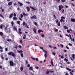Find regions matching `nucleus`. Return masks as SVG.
<instances>
[{
    "instance_id": "1",
    "label": "nucleus",
    "mask_w": 75,
    "mask_h": 75,
    "mask_svg": "<svg viewBox=\"0 0 75 75\" xmlns=\"http://www.w3.org/2000/svg\"><path fill=\"white\" fill-rule=\"evenodd\" d=\"M8 54L9 55H11L12 56V57H16L15 54H14V53L12 52L8 53Z\"/></svg>"
},
{
    "instance_id": "2",
    "label": "nucleus",
    "mask_w": 75,
    "mask_h": 75,
    "mask_svg": "<svg viewBox=\"0 0 75 75\" xmlns=\"http://www.w3.org/2000/svg\"><path fill=\"white\" fill-rule=\"evenodd\" d=\"M64 6L61 5H59V11H61V9L62 8H64Z\"/></svg>"
},
{
    "instance_id": "3",
    "label": "nucleus",
    "mask_w": 75,
    "mask_h": 75,
    "mask_svg": "<svg viewBox=\"0 0 75 75\" xmlns=\"http://www.w3.org/2000/svg\"><path fill=\"white\" fill-rule=\"evenodd\" d=\"M9 64L11 67L14 66V63L13 61L11 60L9 61Z\"/></svg>"
},
{
    "instance_id": "4",
    "label": "nucleus",
    "mask_w": 75,
    "mask_h": 75,
    "mask_svg": "<svg viewBox=\"0 0 75 75\" xmlns=\"http://www.w3.org/2000/svg\"><path fill=\"white\" fill-rule=\"evenodd\" d=\"M31 19H37V17L35 15H33L31 18Z\"/></svg>"
},
{
    "instance_id": "5",
    "label": "nucleus",
    "mask_w": 75,
    "mask_h": 75,
    "mask_svg": "<svg viewBox=\"0 0 75 75\" xmlns=\"http://www.w3.org/2000/svg\"><path fill=\"white\" fill-rule=\"evenodd\" d=\"M26 8L27 9V10L28 11H30V7L28 6H27L26 7Z\"/></svg>"
},
{
    "instance_id": "6",
    "label": "nucleus",
    "mask_w": 75,
    "mask_h": 75,
    "mask_svg": "<svg viewBox=\"0 0 75 75\" xmlns=\"http://www.w3.org/2000/svg\"><path fill=\"white\" fill-rule=\"evenodd\" d=\"M13 13H12L9 16V18H11L13 17Z\"/></svg>"
},
{
    "instance_id": "7",
    "label": "nucleus",
    "mask_w": 75,
    "mask_h": 75,
    "mask_svg": "<svg viewBox=\"0 0 75 75\" xmlns=\"http://www.w3.org/2000/svg\"><path fill=\"white\" fill-rule=\"evenodd\" d=\"M21 28H19L18 29V32L19 34H22V33L21 32Z\"/></svg>"
},
{
    "instance_id": "8",
    "label": "nucleus",
    "mask_w": 75,
    "mask_h": 75,
    "mask_svg": "<svg viewBox=\"0 0 75 75\" xmlns=\"http://www.w3.org/2000/svg\"><path fill=\"white\" fill-rule=\"evenodd\" d=\"M53 61V59H52L51 60V64L52 65V66L54 67V64H53V61Z\"/></svg>"
},
{
    "instance_id": "9",
    "label": "nucleus",
    "mask_w": 75,
    "mask_h": 75,
    "mask_svg": "<svg viewBox=\"0 0 75 75\" xmlns=\"http://www.w3.org/2000/svg\"><path fill=\"white\" fill-rule=\"evenodd\" d=\"M30 8H31L32 10H34L35 11L36 10V9H35L33 7V6H30Z\"/></svg>"
},
{
    "instance_id": "10",
    "label": "nucleus",
    "mask_w": 75,
    "mask_h": 75,
    "mask_svg": "<svg viewBox=\"0 0 75 75\" xmlns=\"http://www.w3.org/2000/svg\"><path fill=\"white\" fill-rule=\"evenodd\" d=\"M33 31L34 33H35V34H37V30H36V29L34 28L33 29Z\"/></svg>"
},
{
    "instance_id": "11",
    "label": "nucleus",
    "mask_w": 75,
    "mask_h": 75,
    "mask_svg": "<svg viewBox=\"0 0 75 75\" xmlns=\"http://www.w3.org/2000/svg\"><path fill=\"white\" fill-rule=\"evenodd\" d=\"M33 67H31L29 68V70H31V71H33Z\"/></svg>"
},
{
    "instance_id": "12",
    "label": "nucleus",
    "mask_w": 75,
    "mask_h": 75,
    "mask_svg": "<svg viewBox=\"0 0 75 75\" xmlns=\"http://www.w3.org/2000/svg\"><path fill=\"white\" fill-rule=\"evenodd\" d=\"M17 52H18V53H23V50H22L20 51L18 50L17 51Z\"/></svg>"
},
{
    "instance_id": "13",
    "label": "nucleus",
    "mask_w": 75,
    "mask_h": 75,
    "mask_svg": "<svg viewBox=\"0 0 75 75\" xmlns=\"http://www.w3.org/2000/svg\"><path fill=\"white\" fill-rule=\"evenodd\" d=\"M12 4H13V2H12V1L8 3V6H11V5H12Z\"/></svg>"
},
{
    "instance_id": "14",
    "label": "nucleus",
    "mask_w": 75,
    "mask_h": 75,
    "mask_svg": "<svg viewBox=\"0 0 75 75\" xmlns=\"http://www.w3.org/2000/svg\"><path fill=\"white\" fill-rule=\"evenodd\" d=\"M23 26H24V25H27V24L26 23H25V22H23Z\"/></svg>"
},
{
    "instance_id": "15",
    "label": "nucleus",
    "mask_w": 75,
    "mask_h": 75,
    "mask_svg": "<svg viewBox=\"0 0 75 75\" xmlns=\"http://www.w3.org/2000/svg\"><path fill=\"white\" fill-rule=\"evenodd\" d=\"M38 33H40L41 32H42V33H43V31L41 30H38Z\"/></svg>"
},
{
    "instance_id": "16",
    "label": "nucleus",
    "mask_w": 75,
    "mask_h": 75,
    "mask_svg": "<svg viewBox=\"0 0 75 75\" xmlns=\"http://www.w3.org/2000/svg\"><path fill=\"white\" fill-rule=\"evenodd\" d=\"M4 34L3 32H0V35H1V36H3Z\"/></svg>"
},
{
    "instance_id": "17",
    "label": "nucleus",
    "mask_w": 75,
    "mask_h": 75,
    "mask_svg": "<svg viewBox=\"0 0 75 75\" xmlns=\"http://www.w3.org/2000/svg\"><path fill=\"white\" fill-rule=\"evenodd\" d=\"M72 57L73 59H75V56L74 54H73L72 55Z\"/></svg>"
},
{
    "instance_id": "18",
    "label": "nucleus",
    "mask_w": 75,
    "mask_h": 75,
    "mask_svg": "<svg viewBox=\"0 0 75 75\" xmlns=\"http://www.w3.org/2000/svg\"><path fill=\"white\" fill-rule=\"evenodd\" d=\"M66 69L67 70L69 71H71V69L69 68L68 67H66Z\"/></svg>"
},
{
    "instance_id": "19",
    "label": "nucleus",
    "mask_w": 75,
    "mask_h": 75,
    "mask_svg": "<svg viewBox=\"0 0 75 75\" xmlns=\"http://www.w3.org/2000/svg\"><path fill=\"white\" fill-rule=\"evenodd\" d=\"M18 4H20V6H23V3H22L18 2Z\"/></svg>"
},
{
    "instance_id": "20",
    "label": "nucleus",
    "mask_w": 75,
    "mask_h": 75,
    "mask_svg": "<svg viewBox=\"0 0 75 75\" xmlns=\"http://www.w3.org/2000/svg\"><path fill=\"white\" fill-rule=\"evenodd\" d=\"M71 21L73 22V23H75V21L74 20V19H73L72 18H71Z\"/></svg>"
},
{
    "instance_id": "21",
    "label": "nucleus",
    "mask_w": 75,
    "mask_h": 75,
    "mask_svg": "<svg viewBox=\"0 0 75 75\" xmlns=\"http://www.w3.org/2000/svg\"><path fill=\"white\" fill-rule=\"evenodd\" d=\"M13 20H17V18L16 17H14L13 18Z\"/></svg>"
},
{
    "instance_id": "22",
    "label": "nucleus",
    "mask_w": 75,
    "mask_h": 75,
    "mask_svg": "<svg viewBox=\"0 0 75 75\" xmlns=\"http://www.w3.org/2000/svg\"><path fill=\"white\" fill-rule=\"evenodd\" d=\"M23 39H25L26 38V35L25 34H24V36L23 37Z\"/></svg>"
},
{
    "instance_id": "23",
    "label": "nucleus",
    "mask_w": 75,
    "mask_h": 75,
    "mask_svg": "<svg viewBox=\"0 0 75 75\" xmlns=\"http://www.w3.org/2000/svg\"><path fill=\"white\" fill-rule=\"evenodd\" d=\"M23 15L24 16H27L28 14H25V13L24 12H23Z\"/></svg>"
},
{
    "instance_id": "24",
    "label": "nucleus",
    "mask_w": 75,
    "mask_h": 75,
    "mask_svg": "<svg viewBox=\"0 0 75 75\" xmlns=\"http://www.w3.org/2000/svg\"><path fill=\"white\" fill-rule=\"evenodd\" d=\"M0 17L2 18L3 19H4V17H3V15H2V14H0Z\"/></svg>"
},
{
    "instance_id": "25",
    "label": "nucleus",
    "mask_w": 75,
    "mask_h": 75,
    "mask_svg": "<svg viewBox=\"0 0 75 75\" xmlns=\"http://www.w3.org/2000/svg\"><path fill=\"white\" fill-rule=\"evenodd\" d=\"M13 29L14 30H15V31H17V28H16V27L14 26L13 27Z\"/></svg>"
},
{
    "instance_id": "26",
    "label": "nucleus",
    "mask_w": 75,
    "mask_h": 75,
    "mask_svg": "<svg viewBox=\"0 0 75 75\" xmlns=\"http://www.w3.org/2000/svg\"><path fill=\"white\" fill-rule=\"evenodd\" d=\"M33 23L35 25H36V26H37V23L35 22H33Z\"/></svg>"
},
{
    "instance_id": "27",
    "label": "nucleus",
    "mask_w": 75,
    "mask_h": 75,
    "mask_svg": "<svg viewBox=\"0 0 75 75\" xmlns=\"http://www.w3.org/2000/svg\"><path fill=\"white\" fill-rule=\"evenodd\" d=\"M64 60L65 61H66V62H68V60L67 59L65 58V59H64Z\"/></svg>"
},
{
    "instance_id": "28",
    "label": "nucleus",
    "mask_w": 75,
    "mask_h": 75,
    "mask_svg": "<svg viewBox=\"0 0 75 75\" xmlns=\"http://www.w3.org/2000/svg\"><path fill=\"white\" fill-rule=\"evenodd\" d=\"M16 23L17 24H19V25L20 24V21H17L16 22Z\"/></svg>"
},
{
    "instance_id": "29",
    "label": "nucleus",
    "mask_w": 75,
    "mask_h": 75,
    "mask_svg": "<svg viewBox=\"0 0 75 75\" xmlns=\"http://www.w3.org/2000/svg\"><path fill=\"white\" fill-rule=\"evenodd\" d=\"M21 71H23V69H24V67H21Z\"/></svg>"
},
{
    "instance_id": "30",
    "label": "nucleus",
    "mask_w": 75,
    "mask_h": 75,
    "mask_svg": "<svg viewBox=\"0 0 75 75\" xmlns=\"http://www.w3.org/2000/svg\"><path fill=\"white\" fill-rule=\"evenodd\" d=\"M21 57H24V54H23V53H21Z\"/></svg>"
},
{
    "instance_id": "31",
    "label": "nucleus",
    "mask_w": 75,
    "mask_h": 75,
    "mask_svg": "<svg viewBox=\"0 0 75 75\" xmlns=\"http://www.w3.org/2000/svg\"><path fill=\"white\" fill-rule=\"evenodd\" d=\"M11 24H12V27H13V26H14V22H13V21H12V22L11 23Z\"/></svg>"
},
{
    "instance_id": "32",
    "label": "nucleus",
    "mask_w": 75,
    "mask_h": 75,
    "mask_svg": "<svg viewBox=\"0 0 75 75\" xmlns=\"http://www.w3.org/2000/svg\"><path fill=\"white\" fill-rule=\"evenodd\" d=\"M6 41H8V42H10V41H11V39H7Z\"/></svg>"
},
{
    "instance_id": "33",
    "label": "nucleus",
    "mask_w": 75,
    "mask_h": 75,
    "mask_svg": "<svg viewBox=\"0 0 75 75\" xmlns=\"http://www.w3.org/2000/svg\"><path fill=\"white\" fill-rule=\"evenodd\" d=\"M57 25L58 26H60L61 25V24H60V22H59L57 24Z\"/></svg>"
},
{
    "instance_id": "34",
    "label": "nucleus",
    "mask_w": 75,
    "mask_h": 75,
    "mask_svg": "<svg viewBox=\"0 0 75 75\" xmlns=\"http://www.w3.org/2000/svg\"><path fill=\"white\" fill-rule=\"evenodd\" d=\"M0 28H1V29H2V28H3V25L2 24L0 25Z\"/></svg>"
},
{
    "instance_id": "35",
    "label": "nucleus",
    "mask_w": 75,
    "mask_h": 75,
    "mask_svg": "<svg viewBox=\"0 0 75 75\" xmlns=\"http://www.w3.org/2000/svg\"><path fill=\"white\" fill-rule=\"evenodd\" d=\"M40 49H41V50H43V52H44V49H43V47H40Z\"/></svg>"
},
{
    "instance_id": "36",
    "label": "nucleus",
    "mask_w": 75,
    "mask_h": 75,
    "mask_svg": "<svg viewBox=\"0 0 75 75\" xmlns=\"http://www.w3.org/2000/svg\"><path fill=\"white\" fill-rule=\"evenodd\" d=\"M25 27L27 28H29V27L27 25H25Z\"/></svg>"
},
{
    "instance_id": "37",
    "label": "nucleus",
    "mask_w": 75,
    "mask_h": 75,
    "mask_svg": "<svg viewBox=\"0 0 75 75\" xmlns=\"http://www.w3.org/2000/svg\"><path fill=\"white\" fill-rule=\"evenodd\" d=\"M69 35L70 40H71V41H72V37H71V35Z\"/></svg>"
},
{
    "instance_id": "38",
    "label": "nucleus",
    "mask_w": 75,
    "mask_h": 75,
    "mask_svg": "<svg viewBox=\"0 0 75 75\" xmlns=\"http://www.w3.org/2000/svg\"><path fill=\"white\" fill-rule=\"evenodd\" d=\"M64 27L65 29H68V27H67V26H66V25L64 26Z\"/></svg>"
},
{
    "instance_id": "39",
    "label": "nucleus",
    "mask_w": 75,
    "mask_h": 75,
    "mask_svg": "<svg viewBox=\"0 0 75 75\" xmlns=\"http://www.w3.org/2000/svg\"><path fill=\"white\" fill-rule=\"evenodd\" d=\"M21 15V18H23V15L22 14H20Z\"/></svg>"
},
{
    "instance_id": "40",
    "label": "nucleus",
    "mask_w": 75,
    "mask_h": 75,
    "mask_svg": "<svg viewBox=\"0 0 75 75\" xmlns=\"http://www.w3.org/2000/svg\"><path fill=\"white\" fill-rule=\"evenodd\" d=\"M44 55H45V58H47V54H44Z\"/></svg>"
},
{
    "instance_id": "41",
    "label": "nucleus",
    "mask_w": 75,
    "mask_h": 75,
    "mask_svg": "<svg viewBox=\"0 0 75 75\" xmlns=\"http://www.w3.org/2000/svg\"><path fill=\"white\" fill-rule=\"evenodd\" d=\"M61 18V19H64V20H65V18L64 17V16H62Z\"/></svg>"
},
{
    "instance_id": "42",
    "label": "nucleus",
    "mask_w": 75,
    "mask_h": 75,
    "mask_svg": "<svg viewBox=\"0 0 75 75\" xmlns=\"http://www.w3.org/2000/svg\"><path fill=\"white\" fill-rule=\"evenodd\" d=\"M46 74H49V71L47 70L46 72Z\"/></svg>"
},
{
    "instance_id": "43",
    "label": "nucleus",
    "mask_w": 75,
    "mask_h": 75,
    "mask_svg": "<svg viewBox=\"0 0 75 75\" xmlns=\"http://www.w3.org/2000/svg\"><path fill=\"white\" fill-rule=\"evenodd\" d=\"M65 1H66V0H62V3H64Z\"/></svg>"
},
{
    "instance_id": "44",
    "label": "nucleus",
    "mask_w": 75,
    "mask_h": 75,
    "mask_svg": "<svg viewBox=\"0 0 75 75\" xmlns=\"http://www.w3.org/2000/svg\"><path fill=\"white\" fill-rule=\"evenodd\" d=\"M52 55H55L56 53H55L53 52H52Z\"/></svg>"
},
{
    "instance_id": "45",
    "label": "nucleus",
    "mask_w": 75,
    "mask_h": 75,
    "mask_svg": "<svg viewBox=\"0 0 75 75\" xmlns=\"http://www.w3.org/2000/svg\"><path fill=\"white\" fill-rule=\"evenodd\" d=\"M35 68L36 69H39V67H35Z\"/></svg>"
},
{
    "instance_id": "46",
    "label": "nucleus",
    "mask_w": 75,
    "mask_h": 75,
    "mask_svg": "<svg viewBox=\"0 0 75 75\" xmlns=\"http://www.w3.org/2000/svg\"><path fill=\"white\" fill-rule=\"evenodd\" d=\"M13 16L14 17H16V13H13Z\"/></svg>"
},
{
    "instance_id": "47",
    "label": "nucleus",
    "mask_w": 75,
    "mask_h": 75,
    "mask_svg": "<svg viewBox=\"0 0 75 75\" xmlns=\"http://www.w3.org/2000/svg\"><path fill=\"white\" fill-rule=\"evenodd\" d=\"M44 51L45 52V54H48V52L46 50H44Z\"/></svg>"
},
{
    "instance_id": "48",
    "label": "nucleus",
    "mask_w": 75,
    "mask_h": 75,
    "mask_svg": "<svg viewBox=\"0 0 75 75\" xmlns=\"http://www.w3.org/2000/svg\"><path fill=\"white\" fill-rule=\"evenodd\" d=\"M27 67H28V68H30V64H28L27 65Z\"/></svg>"
},
{
    "instance_id": "49",
    "label": "nucleus",
    "mask_w": 75,
    "mask_h": 75,
    "mask_svg": "<svg viewBox=\"0 0 75 75\" xmlns=\"http://www.w3.org/2000/svg\"><path fill=\"white\" fill-rule=\"evenodd\" d=\"M1 57L2 59H3L4 58V57H3V55H1Z\"/></svg>"
},
{
    "instance_id": "50",
    "label": "nucleus",
    "mask_w": 75,
    "mask_h": 75,
    "mask_svg": "<svg viewBox=\"0 0 75 75\" xmlns=\"http://www.w3.org/2000/svg\"><path fill=\"white\" fill-rule=\"evenodd\" d=\"M56 23L57 24V23H58V19H57L56 20Z\"/></svg>"
},
{
    "instance_id": "51",
    "label": "nucleus",
    "mask_w": 75,
    "mask_h": 75,
    "mask_svg": "<svg viewBox=\"0 0 75 75\" xmlns=\"http://www.w3.org/2000/svg\"><path fill=\"white\" fill-rule=\"evenodd\" d=\"M26 3H27V4H30V2L28 1H26Z\"/></svg>"
},
{
    "instance_id": "52",
    "label": "nucleus",
    "mask_w": 75,
    "mask_h": 75,
    "mask_svg": "<svg viewBox=\"0 0 75 75\" xmlns=\"http://www.w3.org/2000/svg\"><path fill=\"white\" fill-rule=\"evenodd\" d=\"M19 19L21 21H22V19L20 17H19Z\"/></svg>"
},
{
    "instance_id": "53",
    "label": "nucleus",
    "mask_w": 75,
    "mask_h": 75,
    "mask_svg": "<svg viewBox=\"0 0 75 75\" xmlns=\"http://www.w3.org/2000/svg\"><path fill=\"white\" fill-rule=\"evenodd\" d=\"M41 36L42 37H44V35L42 34L41 35Z\"/></svg>"
},
{
    "instance_id": "54",
    "label": "nucleus",
    "mask_w": 75,
    "mask_h": 75,
    "mask_svg": "<svg viewBox=\"0 0 75 75\" xmlns=\"http://www.w3.org/2000/svg\"><path fill=\"white\" fill-rule=\"evenodd\" d=\"M14 6H16V5H17V3L16 2L14 4Z\"/></svg>"
},
{
    "instance_id": "55",
    "label": "nucleus",
    "mask_w": 75,
    "mask_h": 75,
    "mask_svg": "<svg viewBox=\"0 0 75 75\" xmlns=\"http://www.w3.org/2000/svg\"><path fill=\"white\" fill-rule=\"evenodd\" d=\"M73 7H75V4L73 3H72L71 4Z\"/></svg>"
},
{
    "instance_id": "56",
    "label": "nucleus",
    "mask_w": 75,
    "mask_h": 75,
    "mask_svg": "<svg viewBox=\"0 0 75 75\" xmlns=\"http://www.w3.org/2000/svg\"><path fill=\"white\" fill-rule=\"evenodd\" d=\"M70 46H72V44H71V43H69L68 44Z\"/></svg>"
},
{
    "instance_id": "57",
    "label": "nucleus",
    "mask_w": 75,
    "mask_h": 75,
    "mask_svg": "<svg viewBox=\"0 0 75 75\" xmlns=\"http://www.w3.org/2000/svg\"><path fill=\"white\" fill-rule=\"evenodd\" d=\"M66 48H67V49H68V50H69V47H68V46H67L66 45Z\"/></svg>"
},
{
    "instance_id": "58",
    "label": "nucleus",
    "mask_w": 75,
    "mask_h": 75,
    "mask_svg": "<svg viewBox=\"0 0 75 75\" xmlns=\"http://www.w3.org/2000/svg\"><path fill=\"white\" fill-rule=\"evenodd\" d=\"M64 52H67V50H64Z\"/></svg>"
},
{
    "instance_id": "59",
    "label": "nucleus",
    "mask_w": 75,
    "mask_h": 75,
    "mask_svg": "<svg viewBox=\"0 0 75 75\" xmlns=\"http://www.w3.org/2000/svg\"><path fill=\"white\" fill-rule=\"evenodd\" d=\"M67 33H70V31L69 30H67Z\"/></svg>"
},
{
    "instance_id": "60",
    "label": "nucleus",
    "mask_w": 75,
    "mask_h": 75,
    "mask_svg": "<svg viewBox=\"0 0 75 75\" xmlns=\"http://www.w3.org/2000/svg\"><path fill=\"white\" fill-rule=\"evenodd\" d=\"M5 51H8V49L7 48H5Z\"/></svg>"
},
{
    "instance_id": "61",
    "label": "nucleus",
    "mask_w": 75,
    "mask_h": 75,
    "mask_svg": "<svg viewBox=\"0 0 75 75\" xmlns=\"http://www.w3.org/2000/svg\"><path fill=\"white\" fill-rule=\"evenodd\" d=\"M60 22H62L63 21V19H61L60 20Z\"/></svg>"
},
{
    "instance_id": "62",
    "label": "nucleus",
    "mask_w": 75,
    "mask_h": 75,
    "mask_svg": "<svg viewBox=\"0 0 75 75\" xmlns=\"http://www.w3.org/2000/svg\"><path fill=\"white\" fill-rule=\"evenodd\" d=\"M36 61H38V58H36Z\"/></svg>"
},
{
    "instance_id": "63",
    "label": "nucleus",
    "mask_w": 75,
    "mask_h": 75,
    "mask_svg": "<svg viewBox=\"0 0 75 75\" xmlns=\"http://www.w3.org/2000/svg\"><path fill=\"white\" fill-rule=\"evenodd\" d=\"M20 42H21V43H22V42H23V40H20Z\"/></svg>"
},
{
    "instance_id": "64",
    "label": "nucleus",
    "mask_w": 75,
    "mask_h": 75,
    "mask_svg": "<svg viewBox=\"0 0 75 75\" xmlns=\"http://www.w3.org/2000/svg\"><path fill=\"white\" fill-rule=\"evenodd\" d=\"M18 48H21L22 47H21V46L19 45V46H18Z\"/></svg>"
}]
</instances>
